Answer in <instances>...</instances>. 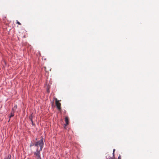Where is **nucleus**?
I'll return each instance as SVG.
<instances>
[{"label":"nucleus","instance_id":"nucleus-10","mask_svg":"<svg viewBox=\"0 0 159 159\" xmlns=\"http://www.w3.org/2000/svg\"><path fill=\"white\" fill-rule=\"evenodd\" d=\"M115 149H113V153H112V154H113V157L114 158H115V157H114V152H115Z\"/></svg>","mask_w":159,"mask_h":159},{"label":"nucleus","instance_id":"nucleus-5","mask_svg":"<svg viewBox=\"0 0 159 159\" xmlns=\"http://www.w3.org/2000/svg\"><path fill=\"white\" fill-rule=\"evenodd\" d=\"M33 117H34V116H33V113H32L30 114L29 117V118L30 121L33 120Z\"/></svg>","mask_w":159,"mask_h":159},{"label":"nucleus","instance_id":"nucleus-6","mask_svg":"<svg viewBox=\"0 0 159 159\" xmlns=\"http://www.w3.org/2000/svg\"><path fill=\"white\" fill-rule=\"evenodd\" d=\"M65 121L66 124H64L65 126H66L68 124V119L67 117H66L65 118Z\"/></svg>","mask_w":159,"mask_h":159},{"label":"nucleus","instance_id":"nucleus-2","mask_svg":"<svg viewBox=\"0 0 159 159\" xmlns=\"http://www.w3.org/2000/svg\"><path fill=\"white\" fill-rule=\"evenodd\" d=\"M39 151L38 149H36V151L34 152V155L36 156L38 159H41L40 156V151Z\"/></svg>","mask_w":159,"mask_h":159},{"label":"nucleus","instance_id":"nucleus-11","mask_svg":"<svg viewBox=\"0 0 159 159\" xmlns=\"http://www.w3.org/2000/svg\"><path fill=\"white\" fill-rule=\"evenodd\" d=\"M31 124L33 126H34L35 125V124L34 123L33 120L31 121Z\"/></svg>","mask_w":159,"mask_h":159},{"label":"nucleus","instance_id":"nucleus-12","mask_svg":"<svg viewBox=\"0 0 159 159\" xmlns=\"http://www.w3.org/2000/svg\"><path fill=\"white\" fill-rule=\"evenodd\" d=\"M16 21H17V23H16L17 24L19 25H21V24L19 22L18 20H16Z\"/></svg>","mask_w":159,"mask_h":159},{"label":"nucleus","instance_id":"nucleus-8","mask_svg":"<svg viewBox=\"0 0 159 159\" xmlns=\"http://www.w3.org/2000/svg\"><path fill=\"white\" fill-rule=\"evenodd\" d=\"M35 144L32 143V142H31V143L30 144V147H31L32 146H34Z\"/></svg>","mask_w":159,"mask_h":159},{"label":"nucleus","instance_id":"nucleus-13","mask_svg":"<svg viewBox=\"0 0 159 159\" xmlns=\"http://www.w3.org/2000/svg\"><path fill=\"white\" fill-rule=\"evenodd\" d=\"M118 159H121L120 156L119 155L118 157Z\"/></svg>","mask_w":159,"mask_h":159},{"label":"nucleus","instance_id":"nucleus-16","mask_svg":"<svg viewBox=\"0 0 159 159\" xmlns=\"http://www.w3.org/2000/svg\"><path fill=\"white\" fill-rule=\"evenodd\" d=\"M10 120V118H9V120H8V122Z\"/></svg>","mask_w":159,"mask_h":159},{"label":"nucleus","instance_id":"nucleus-9","mask_svg":"<svg viewBox=\"0 0 159 159\" xmlns=\"http://www.w3.org/2000/svg\"><path fill=\"white\" fill-rule=\"evenodd\" d=\"M107 156V157L108 158H109V159H113L114 158L113 157V156L112 157H110V156H109L108 155Z\"/></svg>","mask_w":159,"mask_h":159},{"label":"nucleus","instance_id":"nucleus-4","mask_svg":"<svg viewBox=\"0 0 159 159\" xmlns=\"http://www.w3.org/2000/svg\"><path fill=\"white\" fill-rule=\"evenodd\" d=\"M14 111L13 108H12L11 109V115L9 116V118H10L11 117L14 116Z\"/></svg>","mask_w":159,"mask_h":159},{"label":"nucleus","instance_id":"nucleus-3","mask_svg":"<svg viewBox=\"0 0 159 159\" xmlns=\"http://www.w3.org/2000/svg\"><path fill=\"white\" fill-rule=\"evenodd\" d=\"M56 104L57 109L59 110H60L61 109V103L58 102L57 100H56Z\"/></svg>","mask_w":159,"mask_h":159},{"label":"nucleus","instance_id":"nucleus-15","mask_svg":"<svg viewBox=\"0 0 159 159\" xmlns=\"http://www.w3.org/2000/svg\"><path fill=\"white\" fill-rule=\"evenodd\" d=\"M35 146L37 147V149H39V146L38 145L37 146Z\"/></svg>","mask_w":159,"mask_h":159},{"label":"nucleus","instance_id":"nucleus-1","mask_svg":"<svg viewBox=\"0 0 159 159\" xmlns=\"http://www.w3.org/2000/svg\"><path fill=\"white\" fill-rule=\"evenodd\" d=\"M44 143L43 142V138H42L39 140L37 141L35 143L34 146H37L38 145L40 147V149L39 151H42Z\"/></svg>","mask_w":159,"mask_h":159},{"label":"nucleus","instance_id":"nucleus-7","mask_svg":"<svg viewBox=\"0 0 159 159\" xmlns=\"http://www.w3.org/2000/svg\"><path fill=\"white\" fill-rule=\"evenodd\" d=\"M11 156L10 154L8 155L7 157H6L4 159H11Z\"/></svg>","mask_w":159,"mask_h":159},{"label":"nucleus","instance_id":"nucleus-14","mask_svg":"<svg viewBox=\"0 0 159 159\" xmlns=\"http://www.w3.org/2000/svg\"><path fill=\"white\" fill-rule=\"evenodd\" d=\"M14 107L15 108H17V106L16 105H15L14 106Z\"/></svg>","mask_w":159,"mask_h":159}]
</instances>
